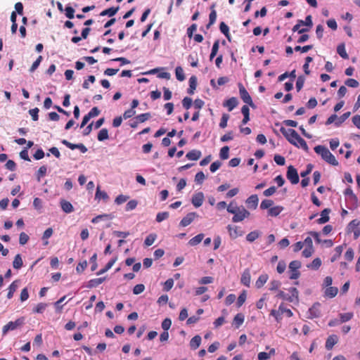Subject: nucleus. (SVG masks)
Returning <instances> with one entry per match:
<instances>
[{"instance_id": "obj_35", "label": "nucleus", "mask_w": 360, "mask_h": 360, "mask_svg": "<svg viewBox=\"0 0 360 360\" xmlns=\"http://www.w3.org/2000/svg\"><path fill=\"white\" fill-rule=\"evenodd\" d=\"M175 74H176V77L179 81L182 82L185 79L184 70L181 67L178 66L176 68Z\"/></svg>"}, {"instance_id": "obj_45", "label": "nucleus", "mask_w": 360, "mask_h": 360, "mask_svg": "<svg viewBox=\"0 0 360 360\" xmlns=\"http://www.w3.org/2000/svg\"><path fill=\"white\" fill-rule=\"evenodd\" d=\"M219 47V42L218 40L215 41L213 44L212 51L210 56V59L212 60L214 57L217 54L218 50Z\"/></svg>"}, {"instance_id": "obj_38", "label": "nucleus", "mask_w": 360, "mask_h": 360, "mask_svg": "<svg viewBox=\"0 0 360 360\" xmlns=\"http://www.w3.org/2000/svg\"><path fill=\"white\" fill-rule=\"evenodd\" d=\"M247 298L246 291L243 290L238 297L236 305L237 307H240L245 302Z\"/></svg>"}, {"instance_id": "obj_51", "label": "nucleus", "mask_w": 360, "mask_h": 360, "mask_svg": "<svg viewBox=\"0 0 360 360\" xmlns=\"http://www.w3.org/2000/svg\"><path fill=\"white\" fill-rule=\"evenodd\" d=\"M340 323H345V322H347L352 319L353 313L347 312V313H344V314H340Z\"/></svg>"}, {"instance_id": "obj_28", "label": "nucleus", "mask_w": 360, "mask_h": 360, "mask_svg": "<svg viewBox=\"0 0 360 360\" xmlns=\"http://www.w3.org/2000/svg\"><path fill=\"white\" fill-rule=\"evenodd\" d=\"M321 260L320 258H315L310 264L307 265V267L313 270H318L321 265Z\"/></svg>"}, {"instance_id": "obj_52", "label": "nucleus", "mask_w": 360, "mask_h": 360, "mask_svg": "<svg viewBox=\"0 0 360 360\" xmlns=\"http://www.w3.org/2000/svg\"><path fill=\"white\" fill-rule=\"evenodd\" d=\"M46 307L47 304L46 303H39L33 309V311L38 314H42L45 311Z\"/></svg>"}, {"instance_id": "obj_43", "label": "nucleus", "mask_w": 360, "mask_h": 360, "mask_svg": "<svg viewBox=\"0 0 360 360\" xmlns=\"http://www.w3.org/2000/svg\"><path fill=\"white\" fill-rule=\"evenodd\" d=\"M343 247L342 245L337 246L335 248V255L331 257L330 261L331 262H334L338 258H339L342 252Z\"/></svg>"}, {"instance_id": "obj_39", "label": "nucleus", "mask_w": 360, "mask_h": 360, "mask_svg": "<svg viewBox=\"0 0 360 360\" xmlns=\"http://www.w3.org/2000/svg\"><path fill=\"white\" fill-rule=\"evenodd\" d=\"M350 112H345L339 118L337 119V121L335 122V125L336 127H340L350 116Z\"/></svg>"}, {"instance_id": "obj_60", "label": "nucleus", "mask_w": 360, "mask_h": 360, "mask_svg": "<svg viewBox=\"0 0 360 360\" xmlns=\"http://www.w3.org/2000/svg\"><path fill=\"white\" fill-rule=\"evenodd\" d=\"M304 81H305V79L303 76L298 77L297 82H296V89H297V91H300L302 89V87L304 86Z\"/></svg>"}, {"instance_id": "obj_29", "label": "nucleus", "mask_w": 360, "mask_h": 360, "mask_svg": "<svg viewBox=\"0 0 360 360\" xmlns=\"http://www.w3.org/2000/svg\"><path fill=\"white\" fill-rule=\"evenodd\" d=\"M203 238H204V234L203 233H199L197 236H195V237L192 238L188 241V245H191V246L197 245L198 244H199L202 240Z\"/></svg>"}, {"instance_id": "obj_2", "label": "nucleus", "mask_w": 360, "mask_h": 360, "mask_svg": "<svg viewBox=\"0 0 360 360\" xmlns=\"http://www.w3.org/2000/svg\"><path fill=\"white\" fill-rule=\"evenodd\" d=\"M25 318L24 316L20 317L15 321H9L6 325L2 328V335H6L8 331L14 330L25 324Z\"/></svg>"}, {"instance_id": "obj_62", "label": "nucleus", "mask_w": 360, "mask_h": 360, "mask_svg": "<svg viewBox=\"0 0 360 360\" xmlns=\"http://www.w3.org/2000/svg\"><path fill=\"white\" fill-rule=\"evenodd\" d=\"M39 111V110L38 108H34L30 109L29 110V114L31 115L32 119L34 121H37L38 120V119H39V115H38Z\"/></svg>"}, {"instance_id": "obj_5", "label": "nucleus", "mask_w": 360, "mask_h": 360, "mask_svg": "<svg viewBox=\"0 0 360 360\" xmlns=\"http://www.w3.org/2000/svg\"><path fill=\"white\" fill-rule=\"evenodd\" d=\"M286 176H287V179L291 182L292 184H297L300 181L297 171L292 165H290L288 167Z\"/></svg>"}, {"instance_id": "obj_20", "label": "nucleus", "mask_w": 360, "mask_h": 360, "mask_svg": "<svg viewBox=\"0 0 360 360\" xmlns=\"http://www.w3.org/2000/svg\"><path fill=\"white\" fill-rule=\"evenodd\" d=\"M284 210V207L281 205L271 207L268 210V214L271 217H277Z\"/></svg>"}, {"instance_id": "obj_12", "label": "nucleus", "mask_w": 360, "mask_h": 360, "mask_svg": "<svg viewBox=\"0 0 360 360\" xmlns=\"http://www.w3.org/2000/svg\"><path fill=\"white\" fill-rule=\"evenodd\" d=\"M258 202L259 199L256 194L250 195L245 201L248 207L252 210H255L257 207Z\"/></svg>"}, {"instance_id": "obj_57", "label": "nucleus", "mask_w": 360, "mask_h": 360, "mask_svg": "<svg viewBox=\"0 0 360 360\" xmlns=\"http://www.w3.org/2000/svg\"><path fill=\"white\" fill-rule=\"evenodd\" d=\"M171 326H172V321L169 318L165 319L162 321V324H161L162 328L164 330H168L170 328Z\"/></svg>"}, {"instance_id": "obj_64", "label": "nucleus", "mask_w": 360, "mask_h": 360, "mask_svg": "<svg viewBox=\"0 0 360 360\" xmlns=\"http://www.w3.org/2000/svg\"><path fill=\"white\" fill-rule=\"evenodd\" d=\"M29 236L25 233V232H22L20 234V237H19V243L20 245H25L27 243V241L29 240Z\"/></svg>"}, {"instance_id": "obj_58", "label": "nucleus", "mask_w": 360, "mask_h": 360, "mask_svg": "<svg viewBox=\"0 0 360 360\" xmlns=\"http://www.w3.org/2000/svg\"><path fill=\"white\" fill-rule=\"evenodd\" d=\"M145 290V285L143 284H137L133 288V293L134 295H139L143 292Z\"/></svg>"}, {"instance_id": "obj_49", "label": "nucleus", "mask_w": 360, "mask_h": 360, "mask_svg": "<svg viewBox=\"0 0 360 360\" xmlns=\"http://www.w3.org/2000/svg\"><path fill=\"white\" fill-rule=\"evenodd\" d=\"M129 199V195L120 194L116 197V198L115 200V203H116L117 205H121V204L125 202L126 201H127Z\"/></svg>"}, {"instance_id": "obj_25", "label": "nucleus", "mask_w": 360, "mask_h": 360, "mask_svg": "<svg viewBox=\"0 0 360 360\" xmlns=\"http://www.w3.org/2000/svg\"><path fill=\"white\" fill-rule=\"evenodd\" d=\"M269 276L267 274H262L259 276L258 279L256 281L255 287L257 288H261L267 281Z\"/></svg>"}, {"instance_id": "obj_30", "label": "nucleus", "mask_w": 360, "mask_h": 360, "mask_svg": "<svg viewBox=\"0 0 360 360\" xmlns=\"http://www.w3.org/2000/svg\"><path fill=\"white\" fill-rule=\"evenodd\" d=\"M197 86V79L195 76H192L189 79V88L188 89V93L189 94H193L194 93V90Z\"/></svg>"}, {"instance_id": "obj_17", "label": "nucleus", "mask_w": 360, "mask_h": 360, "mask_svg": "<svg viewBox=\"0 0 360 360\" xmlns=\"http://www.w3.org/2000/svg\"><path fill=\"white\" fill-rule=\"evenodd\" d=\"M62 143L64 145H65L66 146H68L69 148L72 149V150L78 148L82 153H85L86 151H87V148L83 144H82V143H80V144H73V143H70L69 141H68L66 140H63L62 141Z\"/></svg>"}, {"instance_id": "obj_10", "label": "nucleus", "mask_w": 360, "mask_h": 360, "mask_svg": "<svg viewBox=\"0 0 360 360\" xmlns=\"http://www.w3.org/2000/svg\"><path fill=\"white\" fill-rule=\"evenodd\" d=\"M115 218L113 213L98 215L91 219V223H98L101 221H109Z\"/></svg>"}, {"instance_id": "obj_26", "label": "nucleus", "mask_w": 360, "mask_h": 360, "mask_svg": "<svg viewBox=\"0 0 360 360\" xmlns=\"http://www.w3.org/2000/svg\"><path fill=\"white\" fill-rule=\"evenodd\" d=\"M241 112L244 116L242 123L245 124L250 120V109L248 105H243L241 108Z\"/></svg>"}, {"instance_id": "obj_53", "label": "nucleus", "mask_w": 360, "mask_h": 360, "mask_svg": "<svg viewBox=\"0 0 360 360\" xmlns=\"http://www.w3.org/2000/svg\"><path fill=\"white\" fill-rule=\"evenodd\" d=\"M348 200H349V202H351L352 204V207H349V209H355L356 207H358L359 206V200H358V198L357 196L354 194L352 196H351L349 198H347Z\"/></svg>"}, {"instance_id": "obj_24", "label": "nucleus", "mask_w": 360, "mask_h": 360, "mask_svg": "<svg viewBox=\"0 0 360 360\" xmlns=\"http://www.w3.org/2000/svg\"><path fill=\"white\" fill-rule=\"evenodd\" d=\"M60 206L63 211L65 213H71L73 211L72 205L67 200H62L60 201Z\"/></svg>"}, {"instance_id": "obj_50", "label": "nucleus", "mask_w": 360, "mask_h": 360, "mask_svg": "<svg viewBox=\"0 0 360 360\" xmlns=\"http://www.w3.org/2000/svg\"><path fill=\"white\" fill-rule=\"evenodd\" d=\"M151 117L150 112H146L141 115H139L136 117V120L139 123H142L148 120Z\"/></svg>"}, {"instance_id": "obj_23", "label": "nucleus", "mask_w": 360, "mask_h": 360, "mask_svg": "<svg viewBox=\"0 0 360 360\" xmlns=\"http://www.w3.org/2000/svg\"><path fill=\"white\" fill-rule=\"evenodd\" d=\"M120 9V6H117V7H110L109 8H107L104 11H103L100 15L101 16H104V15H108L110 17H112L114 16L117 13V11H119Z\"/></svg>"}, {"instance_id": "obj_34", "label": "nucleus", "mask_w": 360, "mask_h": 360, "mask_svg": "<svg viewBox=\"0 0 360 360\" xmlns=\"http://www.w3.org/2000/svg\"><path fill=\"white\" fill-rule=\"evenodd\" d=\"M259 236V232L258 231H253L250 232L246 236V240L250 243L254 242Z\"/></svg>"}, {"instance_id": "obj_42", "label": "nucleus", "mask_w": 360, "mask_h": 360, "mask_svg": "<svg viewBox=\"0 0 360 360\" xmlns=\"http://www.w3.org/2000/svg\"><path fill=\"white\" fill-rule=\"evenodd\" d=\"M219 30L229 39V28L224 22L220 23Z\"/></svg>"}, {"instance_id": "obj_55", "label": "nucleus", "mask_w": 360, "mask_h": 360, "mask_svg": "<svg viewBox=\"0 0 360 360\" xmlns=\"http://www.w3.org/2000/svg\"><path fill=\"white\" fill-rule=\"evenodd\" d=\"M237 207H240V206H238L236 202H235L234 201H232L227 206L226 210L229 213L233 214L236 212Z\"/></svg>"}, {"instance_id": "obj_8", "label": "nucleus", "mask_w": 360, "mask_h": 360, "mask_svg": "<svg viewBox=\"0 0 360 360\" xmlns=\"http://www.w3.org/2000/svg\"><path fill=\"white\" fill-rule=\"evenodd\" d=\"M314 151L321 158H335L329 150L323 146H317L314 148Z\"/></svg>"}, {"instance_id": "obj_11", "label": "nucleus", "mask_w": 360, "mask_h": 360, "mask_svg": "<svg viewBox=\"0 0 360 360\" xmlns=\"http://www.w3.org/2000/svg\"><path fill=\"white\" fill-rule=\"evenodd\" d=\"M331 212L330 208H325L321 212V217L316 220L319 224H323L330 220L329 214Z\"/></svg>"}, {"instance_id": "obj_6", "label": "nucleus", "mask_w": 360, "mask_h": 360, "mask_svg": "<svg viewBox=\"0 0 360 360\" xmlns=\"http://www.w3.org/2000/svg\"><path fill=\"white\" fill-rule=\"evenodd\" d=\"M321 304L319 302H315L311 307L309 309L308 311V319H314L319 318L321 316V311H320Z\"/></svg>"}, {"instance_id": "obj_14", "label": "nucleus", "mask_w": 360, "mask_h": 360, "mask_svg": "<svg viewBox=\"0 0 360 360\" xmlns=\"http://www.w3.org/2000/svg\"><path fill=\"white\" fill-rule=\"evenodd\" d=\"M109 195H108V193L104 191H101L100 189V186H98L96 188V194H95V200H103V202H107L109 200Z\"/></svg>"}, {"instance_id": "obj_3", "label": "nucleus", "mask_w": 360, "mask_h": 360, "mask_svg": "<svg viewBox=\"0 0 360 360\" xmlns=\"http://www.w3.org/2000/svg\"><path fill=\"white\" fill-rule=\"evenodd\" d=\"M232 221L234 223L240 222L248 218L250 215V212L247 210L243 205L237 207L236 212L233 214Z\"/></svg>"}, {"instance_id": "obj_31", "label": "nucleus", "mask_w": 360, "mask_h": 360, "mask_svg": "<svg viewBox=\"0 0 360 360\" xmlns=\"http://www.w3.org/2000/svg\"><path fill=\"white\" fill-rule=\"evenodd\" d=\"M18 281H14L8 287V294H7V298L8 299H11L13 296V294L14 292H15V290H17L18 288Z\"/></svg>"}, {"instance_id": "obj_7", "label": "nucleus", "mask_w": 360, "mask_h": 360, "mask_svg": "<svg viewBox=\"0 0 360 360\" xmlns=\"http://www.w3.org/2000/svg\"><path fill=\"white\" fill-rule=\"evenodd\" d=\"M198 217L199 215L195 212H189L181 220L179 226L183 227L187 226L193 221L195 218Z\"/></svg>"}, {"instance_id": "obj_4", "label": "nucleus", "mask_w": 360, "mask_h": 360, "mask_svg": "<svg viewBox=\"0 0 360 360\" xmlns=\"http://www.w3.org/2000/svg\"><path fill=\"white\" fill-rule=\"evenodd\" d=\"M238 88H239L240 96L241 99L243 101V102L248 104L251 107H254L255 105L252 100V98L250 96L248 91L244 87V86L241 83H239Z\"/></svg>"}, {"instance_id": "obj_63", "label": "nucleus", "mask_w": 360, "mask_h": 360, "mask_svg": "<svg viewBox=\"0 0 360 360\" xmlns=\"http://www.w3.org/2000/svg\"><path fill=\"white\" fill-rule=\"evenodd\" d=\"M192 103H193V101L191 98L189 97H185L183 100H182V105H183V107L186 109V110H188L191 105H192Z\"/></svg>"}, {"instance_id": "obj_61", "label": "nucleus", "mask_w": 360, "mask_h": 360, "mask_svg": "<svg viewBox=\"0 0 360 360\" xmlns=\"http://www.w3.org/2000/svg\"><path fill=\"white\" fill-rule=\"evenodd\" d=\"M345 84L349 87H352V88H356L359 86V82L357 80H356L355 79H347L346 81H345Z\"/></svg>"}, {"instance_id": "obj_56", "label": "nucleus", "mask_w": 360, "mask_h": 360, "mask_svg": "<svg viewBox=\"0 0 360 360\" xmlns=\"http://www.w3.org/2000/svg\"><path fill=\"white\" fill-rule=\"evenodd\" d=\"M205 176L204 173L202 171H200L195 174V181L198 184H202L203 181L205 180Z\"/></svg>"}, {"instance_id": "obj_59", "label": "nucleus", "mask_w": 360, "mask_h": 360, "mask_svg": "<svg viewBox=\"0 0 360 360\" xmlns=\"http://www.w3.org/2000/svg\"><path fill=\"white\" fill-rule=\"evenodd\" d=\"M174 285V280L173 278H168L164 283L163 290L165 291L170 290Z\"/></svg>"}, {"instance_id": "obj_18", "label": "nucleus", "mask_w": 360, "mask_h": 360, "mask_svg": "<svg viewBox=\"0 0 360 360\" xmlns=\"http://www.w3.org/2000/svg\"><path fill=\"white\" fill-rule=\"evenodd\" d=\"M238 105V100L236 97H231V98L226 100L224 106L226 107L229 111H231L233 108H235Z\"/></svg>"}, {"instance_id": "obj_46", "label": "nucleus", "mask_w": 360, "mask_h": 360, "mask_svg": "<svg viewBox=\"0 0 360 360\" xmlns=\"http://www.w3.org/2000/svg\"><path fill=\"white\" fill-rule=\"evenodd\" d=\"M302 266L301 262L299 260H293L289 264L290 271H297Z\"/></svg>"}, {"instance_id": "obj_19", "label": "nucleus", "mask_w": 360, "mask_h": 360, "mask_svg": "<svg viewBox=\"0 0 360 360\" xmlns=\"http://www.w3.org/2000/svg\"><path fill=\"white\" fill-rule=\"evenodd\" d=\"M244 320V315L241 313H238L233 318V325L235 326L236 328H239L240 326L243 323Z\"/></svg>"}, {"instance_id": "obj_27", "label": "nucleus", "mask_w": 360, "mask_h": 360, "mask_svg": "<svg viewBox=\"0 0 360 360\" xmlns=\"http://www.w3.org/2000/svg\"><path fill=\"white\" fill-rule=\"evenodd\" d=\"M214 5L213 4L211 7L212 11L209 15V23L207 25V29L210 28V27L215 22L216 19H217V12L214 9Z\"/></svg>"}, {"instance_id": "obj_33", "label": "nucleus", "mask_w": 360, "mask_h": 360, "mask_svg": "<svg viewBox=\"0 0 360 360\" xmlns=\"http://www.w3.org/2000/svg\"><path fill=\"white\" fill-rule=\"evenodd\" d=\"M23 265L22 259L20 254L15 255L13 262V266L14 269H19Z\"/></svg>"}, {"instance_id": "obj_16", "label": "nucleus", "mask_w": 360, "mask_h": 360, "mask_svg": "<svg viewBox=\"0 0 360 360\" xmlns=\"http://www.w3.org/2000/svg\"><path fill=\"white\" fill-rule=\"evenodd\" d=\"M251 276L249 269L244 270L240 278V282L244 285L249 287L250 284Z\"/></svg>"}, {"instance_id": "obj_1", "label": "nucleus", "mask_w": 360, "mask_h": 360, "mask_svg": "<svg viewBox=\"0 0 360 360\" xmlns=\"http://www.w3.org/2000/svg\"><path fill=\"white\" fill-rule=\"evenodd\" d=\"M285 136L288 140L292 144L300 146L304 149L307 148V144L306 141L297 134V132L292 129H288Z\"/></svg>"}, {"instance_id": "obj_44", "label": "nucleus", "mask_w": 360, "mask_h": 360, "mask_svg": "<svg viewBox=\"0 0 360 360\" xmlns=\"http://www.w3.org/2000/svg\"><path fill=\"white\" fill-rule=\"evenodd\" d=\"M289 291L290 292V297L292 299V302H293L295 300L298 302V296H299V291L296 288L292 287L289 289Z\"/></svg>"}, {"instance_id": "obj_37", "label": "nucleus", "mask_w": 360, "mask_h": 360, "mask_svg": "<svg viewBox=\"0 0 360 360\" xmlns=\"http://www.w3.org/2000/svg\"><path fill=\"white\" fill-rule=\"evenodd\" d=\"M108 131L107 129L103 128L99 131L98 134V140L100 141H103L107 140L108 139Z\"/></svg>"}, {"instance_id": "obj_15", "label": "nucleus", "mask_w": 360, "mask_h": 360, "mask_svg": "<svg viewBox=\"0 0 360 360\" xmlns=\"http://www.w3.org/2000/svg\"><path fill=\"white\" fill-rule=\"evenodd\" d=\"M338 342V337L336 335H330L328 337L326 342V349L327 350H330L333 347V346L337 344Z\"/></svg>"}, {"instance_id": "obj_40", "label": "nucleus", "mask_w": 360, "mask_h": 360, "mask_svg": "<svg viewBox=\"0 0 360 360\" xmlns=\"http://www.w3.org/2000/svg\"><path fill=\"white\" fill-rule=\"evenodd\" d=\"M274 205V201L269 199H264L262 201L260 204L261 210H266L270 209L271 206Z\"/></svg>"}, {"instance_id": "obj_21", "label": "nucleus", "mask_w": 360, "mask_h": 360, "mask_svg": "<svg viewBox=\"0 0 360 360\" xmlns=\"http://www.w3.org/2000/svg\"><path fill=\"white\" fill-rule=\"evenodd\" d=\"M338 292V289L337 287H333L329 286L327 287L324 292L325 297H329V298H333L335 297Z\"/></svg>"}, {"instance_id": "obj_41", "label": "nucleus", "mask_w": 360, "mask_h": 360, "mask_svg": "<svg viewBox=\"0 0 360 360\" xmlns=\"http://www.w3.org/2000/svg\"><path fill=\"white\" fill-rule=\"evenodd\" d=\"M137 205H138V201L136 200H131L127 203V205L125 206V211H127V212L131 211V210L136 209Z\"/></svg>"}, {"instance_id": "obj_36", "label": "nucleus", "mask_w": 360, "mask_h": 360, "mask_svg": "<svg viewBox=\"0 0 360 360\" xmlns=\"http://www.w3.org/2000/svg\"><path fill=\"white\" fill-rule=\"evenodd\" d=\"M157 238V235L155 233L149 234L144 240V244L146 246H150L153 244L155 239Z\"/></svg>"}, {"instance_id": "obj_32", "label": "nucleus", "mask_w": 360, "mask_h": 360, "mask_svg": "<svg viewBox=\"0 0 360 360\" xmlns=\"http://www.w3.org/2000/svg\"><path fill=\"white\" fill-rule=\"evenodd\" d=\"M337 52L344 59H347L349 58L344 44H340L338 46Z\"/></svg>"}, {"instance_id": "obj_22", "label": "nucleus", "mask_w": 360, "mask_h": 360, "mask_svg": "<svg viewBox=\"0 0 360 360\" xmlns=\"http://www.w3.org/2000/svg\"><path fill=\"white\" fill-rule=\"evenodd\" d=\"M202 338L199 335H196L194 336L190 341V347L191 349H198L201 343Z\"/></svg>"}, {"instance_id": "obj_54", "label": "nucleus", "mask_w": 360, "mask_h": 360, "mask_svg": "<svg viewBox=\"0 0 360 360\" xmlns=\"http://www.w3.org/2000/svg\"><path fill=\"white\" fill-rule=\"evenodd\" d=\"M360 224V221L358 219H353L348 224L349 231H354L356 229H359V226Z\"/></svg>"}, {"instance_id": "obj_9", "label": "nucleus", "mask_w": 360, "mask_h": 360, "mask_svg": "<svg viewBox=\"0 0 360 360\" xmlns=\"http://www.w3.org/2000/svg\"><path fill=\"white\" fill-rule=\"evenodd\" d=\"M204 194L202 192H198L194 194L191 198V202L195 207H200L204 201Z\"/></svg>"}, {"instance_id": "obj_48", "label": "nucleus", "mask_w": 360, "mask_h": 360, "mask_svg": "<svg viewBox=\"0 0 360 360\" xmlns=\"http://www.w3.org/2000/svg\"><path fill=\"white\" fill-rule=\"evenodd\" d=\"M169 216V214L168 212H158L156 215L155 220L158 222H162V221L167 219Z\"/></svg>"}, {"instance_id": "obj_13", "label": "nucleus", "mask_w": 360, "mask_h": 360, "mask_svg": "<svg viewBox=\"0 0 360 360\" xmlns=\"http://www.w3.org/2000/svg\"><path fill=\"white\" fill-rule=\"evenodd\" d=\"M226 228L229 233L230 237L232 239H236L238 236H241L243 234V232L238 230V228L236 226H232L231 225H228Z\"/></svg>"}, {"instance_id": "obj_47", "label": "nucleus", "mask_w": 360, "mask_h": 360, "mask_svg": "<svg viewBox=\"0 0 360 360\" xmlns=\"http://www.w3.org/2000/svg\"><path fill=\"white\" fill-rule=\"evenodd\" d=\"M46 171H47V167L46 166L43 165L39 167V169H38L37 174H36L38 181H40L41 178L46 175Z\"/></svg>"}]
</instances>
